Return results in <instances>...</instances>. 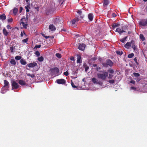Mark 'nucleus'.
Wrapping results in <instances>:
<instances>
[{
  "label": "nucleus",
  "mask_w": 147,
  "mask_h": 147,
  "mask_svg": "<svg viewBox=\"0 0 147 147\" xmlns=\"http://www.w3.org/2000/svg\"><path fill=\"white\" fill-rule=\"evenodd\" d=\"M113 76V75H112L111 74H109V77H108V78L109 79H111V78H112Z\"/></svg>",
  "instance_id": "49530a36"
},
{
  "label": "nucleus",
  "mask_w": 147,
  "mask_h": 147,
  "mask_svg": "<svg viewBox=\"0 0 147 147\" xmlns=\"http://www.w3.org/2000/svg\"><path fill=\"white\" fill-rule=\"evenodd\" d=\"M3 34L5 36H7L8 35V32L4 28L3 30Z\"/></svg>",
  "instance_id": "4be33fe9"
},
{
  "label": "nucleus",
  "mask_w": 147,
  "mask_h": 147,
  "mask_svg": "<svg viewBox=\"0 0 147 147\" xmlns=\"http://www.w3.org/2000/svg\"><path fill=\"white\" fill-rule=\"evenodd\" d=\"M74 19L75 20H76V22L78 21L79 20L80 18H78V17H76Z\"/></svg>",
  "instance_id": "09e8293b"
},
{
  "label": "nucleus",
  "mask_w": 147,
  "mask_h": 147,
  "mask_svg": "<svg viewBox=\"0 0 147 147\" xmlns=\"http://www.w3.org/2000/svg\"><path fill=\"white\" fill-rule=\"evenodd\" d=\"M116 53L117 54L119 55H121L123 53V52L122 51H116Z\"/></svg>",
  "instance_id": "bb28decb"
},
{
  "label": "nucleus",
  "mask_w": 147,
  "mask_h": 147,
  "mask_svg": "<svg viewBox=\"0 0 147 147\" xmlns=\"http://www.w3.org/2000/svg\"><path fill=\"white\" fill-rule=\"evenodd\" d=\"M28 38H26L23 39L22 40V42H23L26 43L28 41Z\"/></svg>",
  "instance_id": "4c0bfd02"
},
{
  "label": "nucleus",
  "mask_w": 147,
  "mask_h": 147,
  "mask_svg": "<svg viewBox=\"0 0 147 147\" xmlns=\"http://www.w3.org/2000/svg\"><path fill=\"white\" fill-rule=\"evenodd\" d=\"M4 87L7 86L9 84V82L6 80H4Z\"/></svg>",
  "instance_id": "412c9836"
},
{
  "label": "nucleus",
  "mask_w": 147,
  "mask_h": 147,
  "mask_svg": "<svg viewBox=\"0 0 147 147\" xmlns=\"http://www.w3.org/2000/svg\"><path fill=\"white\" fill-rule=\"evenodd\" d=\"M20 63L22 65H25L27 64L26 61L24 59H21L20 60Z\"/></svg>",
  "instance_id": "6ab92c4d"
},
{
  "label": "nucleus",
  "mask_w": 147,
  "mask_h": 147,
  "mask_svg": "<svg viewBox=\"0 0 147 147\" xmlns=\"http://www.w3.org/2000/svg\"><path fill=\"white\" fill-rule=\"evenodd\" d=\"M77 13L79 15V16H80V18L82 19H83L84 17V16L82 15V11L81 10H79L78 11H77Z\"/></svg>",
  "instance_id": "4468645a"
},
{
  "label": "nucleus",
  "mask_w": 147,
  "mask_h": 147,
  "mask_svg": "<svg viewBox=\"0 0 147 147\" xmlns=\"http://www.w3.org/2000/svg\"><path fill=\"white\" fill-rule=\"evenodd\" d=\"M91 81L93 83L96 84L100 85L102 83L101 81H98L95 78H92V79Z\"/></svg>",
  "instance_id": "39448f33"
},
{
  "label": "nucleus",
  "mask_w": 147,
  "mask_h": 147,
  "mask_svg": "<svg viewBox=\"0 0 147 147\" xmlns=\"http://www.w3.org/2000/svg\"><path fill=\"white\" fill-rule=\"evenodd\" d=\"M19 84L21 86L25 85H26V83L23 80H20L19 81Z\"/></svg>",
  "instance_id": "dca6fc26"
},
{
  "label": "nucleus",
  "mask_w": 147,
  "mask_h": 147,
  "mask_svg": "<svg viewBox=\"0 0 147 147\" xmlns=\"http://www.w3.org/2000/svg\"><path fill=\"white\" fill-rule=\"evenodd\" d=\"M25 8L26 9V12H28L29 11V9L30 8V5H27L25 7Z\"/></svg>",
  "instance_id": "7c9ffc66"
},
{
  "label": "nucleus",
  "mask_w": 147,
  "mask_h": 147,
  "mask_svg": "<svg viewBox=\"0 0 147 147\" xmlns=\"http://www.w3.org/2000/svg\"><path fill=\"white\" fill-rule=\"evenodd\" d=\"M86 46V45L84 44H80L79 46L78 49L80 50L83 51L84 50L85 47Z\"/></svg>",
  "instance_id": "1a4fd4ad"
},
{
  "label": "nucleus",
  "mask_w": 147,
  "mask_h": 147,
  "mask_svg": "<svg viewBox=\"0 0 147 147\" xmlns=\"http://www.w3.org/2000/svg\"><path fill=\"white\" fill-rule=\"evenodd\" d=\"M112 16L113 17H115L117 16V15L115 13H113L112 14Z\"/></svg>",
  "instance_id": "6e6d98bb"
},
{
  "label": "nucleus",
  "mask_w": 147,
  "mask_h": 147,
  "mask_svg": "<svg viewBox=\"0 0 147 147\" xmlns=\"http://www.w3.org/2000/svg\"><path fill=\"white\" fill-rule=\"evenodd\" d=\"M140 39L144 41L145 40V38L142 34H140Z\"/></svg>",
  "instance_id": "b1692460"
},
{
  "label": "nucleus",
  "mask_w": 147,
  "mask_h": 147,
  "mask_svg": "<svg viewBox=\"0 0 147 147\" xmlns=\"http://www.w3.org/2000/svg\"><path fill=\"white\" fill-rule=\"evenodd\" d=\"M133 74L136 77H138L140 76V74L138 73L134 72L133 73Z\"/></svg>",
  "instance_id": "cd10ccee"
},
{
  "label": "nucleus",
  "mask_w": 147,
  "mask_h": 147,
  "mask_svg": "<svg viewBox=\"0 0 147 147\" xmlns=\"http://www.w3.org/2000/svg\"><path fill=\"white\" fill-rule=\"evenodd\" d=\"M131 47L134 49V50H135L136 49V48L135 44H133L131 46Z\"/></svg>",
  "instance_id": "79ce46f5"
},
{
  "label": "nucleus",
  "mask_w": 147,
  "mask_h": 147,
  "mask_svg": "<svg viewBox=\"0 0 147 147\" xmlns=\"http://www.w3.org/2000/svg\"><path fill=\"white\" fill-rule=\"evenodd\" d=\"M109 4L108 0H104L103 2V6H106Z\"/></svg>",
  "instance_id": "5701e85b"
},
{
  "label": "nucleus",
  "mask_w": 147,
  "mask_h": 147,
  "mask_svg": "<svg viewBox=\"0 0 147 147\" xmlns=\"http://www.w3.org/2000/svg\"><path fill=\"white\" fill-rule=\"evenodd\" d=\"M108 71L111 74H113L114 72V70L113 69H109L108 70Z\"/></svg>",
  "instance_id": "f704fd0d"
},
{
  "label": "nucleus",
  "mask_w": 147,
  "mask_h": 147,
  "mask_svg": "<svg viewBox=\"0 0 147 147\" xmlns=\"http://www.w3.org/2000/svg\"><path fill=\"white\" fill-rule=\"evenodd\" d=\"M63 20L61 18H56L55 19L54 23L56 25L60 24L62 25V23L63 22Z\"/></svg>",
  "instance_id": "7ed1b4c3"
},
{
  "label": "nucleus",
  "mask_w": 147,
  "mask_h": 147,
  "mask_svg": "<svg viewBox=\"0 0 147 147\" xmlns=\"http://www.w3.org/2000/svg\"><path fill=\"white\" fill-rule=\"evenodd\" d=\"M49 29L52 31H55L56 30L55 27L53 24H51L49 25Z\"/></svg>",
  "instance_id": "f8f14e48"
},
{
  "label": "nucleus",
  "mask_w": 147,
  "mask_h": 147,
  "mask_svg": "<svg viewBox=\"0 0 147 147\" xmlns=\"http://www.w3.org/2000/svg\"><path fill=\"white\" fill-rule=\"evenodd\" d=\"M18 11V9L16 7H14L13 10V13L14 15H16Z\"/></svg>",
  "instance_id": "f3484780"
},
{
  "label": "nucleus",
  "mask_w": 147,
  "mask_h": 147,
  "mask_svg": "<svg viewBox=\"0 0 147 147\" xmlns=\"http://www.w3.org/2000/svg\"><path fill=\"white\" fill-rule=\"evenodd\" d=\"M120 26V24H119L118 23H114L112 25V29L113 30H114L115 28L119 26Z\"/></svg>",
  "instance_id": "2eb2a0df"
},
{
  "label": "nucleus",
  "mask_w": 147,
  "mask_h": 147,
  "mask_svg": "<svg viewBox=\"0 0 147 147\" xmlns=\"http://www.w3.org/2000/svg\"><path fill=\"white\" fill-rule=\"evenodd\" d=\"M103 67L107 68L108 66L112 67L113 65V62L110 59H107L105 62L102 63Z\"/></svg>",
  "instance_id": "f257e3e1"
},
{
  "label": "nucleus",
  "mask_w": 147,
  "mask_h": 147,
  "mask_svg": "<svg viewBox=\"0 0 147 147\" xmlns=\"http://www.w3.org/2000/svg\"><path fill=\"white\" fill-rule=\"evenodd\" d=\"M63 74L66 76H67L69 75V74L68 71H66Z\"/></svg>",
  "instance_id": "a19ab883"
},
{
  "label": "nucleus",
  "mask_w": 147,
  "mask_h": 147,
  "mask_svg": "<svg viewBox=\"0 0 147 147\" xmlns=\"http://www.w3.org/2000/svg\"><path fill=\"white\" fill-rule=\"evenodd\" d=\"M76 20H75L74 19H73L72 21H71V22H72V24H75V23H76Z\"/></svg>",
  "instance_id": "603ef678"
},
{
  "label": "nucleus",
  "mask_w": 147,
  "mask_h": 147,
  "mask_svg": "<svg viewBox=\"0 0 147 147\" xmlns=\"http://www.w3.org/2000/svg\"><path fill=\"white\" fill-rule=\"evenodd\" d=\"M13 19L12 18H10L7 20V22L9 23H11L13 21Z\"/></svg>",
  "instance_id": "c9c22d12"
},
{
  "label": "nucleus",
  "mask_w": 147,
  "mask_h": 147,
  "mask_svg": "<svg viewBox=\"0 0 147 147\" xmlns=\"http://www.w3.org/2000/svg\"><path fill=\"white\" fill-rule=\"evenodd\" d=\"M115 31L118 32L120 34L124 32H126V31H124V30H121V29L119 28H117Z\"/></svg>",
  "instance_id": "9b49d317"
},
{
  "label": "nucleus",
  "mask_w": 147,
  "mask_h": 147,
  "mask_svg": "<svg viewBox=\"0 0 147 147\" xmlns=\"http://www.w3.org/2000/svg\"><path fill=\"white\" fill-rule=\"evenodd\" d=\"M21 36L22 37H23V34L22 32H21Z\"/></svg>",
  "instance_id": "338daca9"
},
{
  "label": "nucleus",
  "mask_w": 147,
  "mask_h": 147,
  "mask_svg": "<svg viewBox=\"0 0 147 147\" xmlns=\"http://www.w3.org/2000/svg\"><path fill=\"white\" fill-rule=\"evenodd\" d=\"M23 9V8L22 7H20V13H21Z\"/></svg>",
  "instance_id": "052dcab7"
},
{
  "label": "nucleus",
  "mask_w": 147,
  "mask_h": 147,
  "mask_svg": "<svg viewBox=\"0 0 147 147\" xmlns=\"http://www.w3.org/2000/svg\"><path fill=\"white\" fill-rule=\"evenodd\" d=\"M97 75L99 78L101 79L103 81H105L108 76V73L107 72L104 71L103 74L99 73L97 74Z\"/></svg>",
  "instance_id": "f03ea898"
},
{
  "label": "nucleus",
  "mask_w": 147,
  "mask_h": 147,
  "mask_svg": "<svg viewBox=\"0 0 147 147\" xmlns=\"http://www.w3.org/2000/svg\"><path fill=\"white\" fill-rule=\"evenodd\" d=\"M144 10H145L146 11H147V6L145 7Z\"/></svg>",
  "instance_id": "774afa93"
},
{
  "label": "nucleus",
  "mask_w": 147,
  "mask_h": 147,
  "mask_svg": "<svg viewBox=\"0 0 147 147\" xmlns=\"http://www.w3.org/2000/svg\"><path fill=\"white\" fill-rule=\"evenodd\" d=\"M44 37L46 38V39H47L48 38H49L50 37V36H44Z\"/></svg>",
  "instance_id": "69168bd1"
},
{
  "label": "nucleus",
  "mask_w": 147,
  "mask_h": 147,
  "mask_svg": "<svg viewBox=\"0 0 147 147\" xmlns=\"http://www.w3.org/2000/svg\"><path fill=\"white\" fill-rule=\"evenodd\" d=\"M96 68L97 70L100 69H101L100 67H96Z\"/></svg>",
  "instance_id": "0e129e2a"
},
{
  "label": "nucleus",
  "mask_w": 147,
  "mask_h": 147,
  "mask_svg": "<svg viewBox=\"0 0 147 147\" xmlns=\"http://www.w3.org/2000/svg\"><path fill=\"white\" fill-rule=\"evenodd\" d=\"M35 54L37 57H39L40 55V53L38 51L35 52Z\"/></svg>",
  "instance_id": "e433bc0d"
},
{
  "label": "nucleus",
  "mask_w": 147,
  "mask_h": 147,
  "mask_svg": "<svg viewBox=\"0 0 147 147\" xmlns=\"http://www.w3.org/2000/svg\"><path fill=\"white\" fill-rule=\"evenodd\" d=\"M120 41L123 43H124L125 40L123 38L121 39L120 40Z\"/></svg>",
  "instance_id": "3c124183"
},
{
  "label": "nucleus",
  "mask_w": 147,
  "mask_h": 147,
  "mask_svg": "<svg viewBox=\"0 0 147 147\" xmlns=\"http://www.w3.org/2000/svg\"><path fill=\"white\" fill-rule=\"evenodd\" d=\"M97 58L96 57H94L93 58H92L91 59V60L93 61H96L97 59Z\"/></svg>",
  "instance_id": "5fc2aeb1"
},
{
  "label": "nucleus",
  "mask_w": 147,
  "mask_h": 147,
  "mask_svg": "<svg viewBox=\"0 0 147 147\" xmlns=\"http://www.w3.org/2000/svg\"><path fill=\"white\" fill-rule=\"evenodd\" d=\"M71 85L74 88H77V87L73 83L72 80H71Z\"/></svg>",
  "instance_id": "37998d69"
},
{
  "label": "nucleus",
  "mask_w": 147,
  "mask_h": 147,
  "mask_svg": "<svg viewBox=\"0 0 147 147\" xmlns=\"http://www.w3.org/2000/svg\"><path fill=\"white\" fill-rule=\"evenodd\" d=\"M134 61H135V62H136V63L137 64V65H138L139 64V63H138L137 62V58L136 57H135V58L134 59Z\"/></svg>",
  "instance_id": "c03bdc74"
},
{
  "label": "nucleus",
  "mask_w": 147,
  "mask_h": 147,
  "mask_svg": "<svg viewBox=\"0 0 147 147\" xmlns=\"http://www.w3.org/2000/svg\"><path fill=\"white\" fill-rule=\"evenodd\" d=\"M11 86L12 88L14 89H17L19 87V85L15 81H13L12 82V83L11 84Z\"/></svg>",
  "instance_id": "0eeeda50"
},
{
  "label": "nucleus",
  "mask_w": 147,
  "mask_h": 147,
  "mask_svg": "<svg viewBox=\"0 0 147 147\" xmlns=\"http://www.w3.org/2000/svg\"><path fill=\"white\" fill-rule=\"evenodd\" d=\"M70 59L71 61H74V57H70Z\"/></svg>",
  "instance_id": "4d7b16f0"
},
{
  "label": "nucleus",
  "mask_w": 147,
  "mask_h": 147,
  "mask_svg": "<svg viewBox=\"0 0 147 147\" xmlns=\"http://www.w3.org/2000/svg\"><path fill=\"white\" fill-rule=\"evenodd\" d=\"M26 75L28 76L31 77L32 78H33L35 77V76L33 74H31L29 73H26Z\"/></svg>",
  "instance_id": "2f4dec72"
},
{
  "label": "nucleus",
  "mask_w": 147,
  "mask_h": 147,
  "mask_svg": "<svg viewBox=\"0 0 147 147\" xmlns=\"http://www.w3.org/2000/svg\"><path fill=\"white\" fill-rule=\"evenodd\" d=\"M54 69L57 72H59V69L57 67H55Z\"/></svg>",
  "instance_id": "de8ad7c7"
},
{
  "label": "nucleus",
  "mask_w": 147,
  "mask_h": 147,
  "mask_svg": "<svg viewBox=\"0 0 147 147\" xmlns=\"http://www.w3.org/2000/svg\"><path fill=\"white\" fill-rule=\"evenodd\" d=\"M10 62L11 64H12L14 65H15L16 63L14 59H11Z\"/></svg>",
  "instance_id": "c756f323"
},
{
  "label": "nucleus",
  "mask_w": 147,
  "mask_h": 147,
  "mask_svg": "<svg viewBox=\"0 0 147 147\" xmlns=\"http://www.w3.org/2000/svg\"><path fill=\"white\" fill-rule=\"evenodd\" d=\"M82 61L81 58V56L80 55H78L77 56V63H82Z\"/></svg>",
  "instance_id": "9d476101"
},
{
  "label": "nucleus",
  "mask_w": 147,
  "mask_h": 147,
  "mask_svg": "<svg viewBox=\"0 0 147 147\" xmlns=\"http://www.w3.org/2000/svg\"><path fill=\"white\" fill-rule=\"evenodd\" d=\"M131 42V44H132V45L135 44L134 41L133 40H131V42Z\"/></svg>",
  "instance_id": "680f3d73"
},
{
  "label": "nucleus",
  "mask_w": 147,
  "mask_h": 147,
  "mask_svg": "<svg viewBox=\"0 0 147 147\" xmlns=\"http://www.w3.org/2000/svg\"><path fill=\"white\" fill-rule=\"evenodd\" d=\"M115 82V80H110L109 81V82L110 84H113Z\"/></svg>",
  "instance_id": "58836bf2"
},
{
  "label": "nucleus",
  "mask_w": 147,
  "mask_h": 147,
  "mask_svg": "<svg viewBox=\"0 0 147 147\" xmlns=\"http://www.w3.org/2000/svg\"><path fill=\"white\" fill-rule=\"evenodd\" d=\"M41 45H36L35 47H34V49H36L37 48H40L41 47Z\"/></svg>",
  "instance_id": "ea45409f"
},
{
  "label": "nucleus",
  "mask_w": 147,
  "mask_h": 147,
  "mask_svg": "<svg viewBox=\"0 0 147 147\" xmlns=\"http://www.w3.org/2000/svg\"><path fill=\"white\" fill-rule=\"evenodd\" d=\"M89 67L88 66H87V65H85V71H87V70L89 69Z\"/></svg>",
  "instance_id": "a18cd8bd"
},
{
  "label": "nucleus",
  "mask_w": 147,
  "mask_h": 147,
  "mask_svg": "<svg viewBox=\"0 0 147 147\" xmlns=\"http://www.w3.org/2000/svg\"><path fill=\"white\" fill-rule=\"evenodd\" d=\"M56 56L59 58H60L61 57V54L59 53H57L55 54Z\"/></svg>",
  "instance_id": "72a5a7b5"
},
{
  "label": "nucleus",
  "mask_w": 147,
  "mask_h": 147,
  "mask_svg": "<svg viewBox=\"0 0 147 147\" xmlns=\"http://www.w3.org/2000/svg\"><path fill=\"white\" fill-rule=\"evenodd\" d=\"M130 82L131 83H132L134 84H135V81L134 80H131Z\"/></svg>",
  "instance_id": "864d4df0"
},
{
  "label": "nucleus",
  "mask_w": 147,
  "mask_h": 147,
  "mask_svg": "<svg viewBox=\"0 0 147 147\" xmlns=\"http://www.w3.org/2000/svg\"><path fill=\"white\" fill-rule=\"evenodd\" d=\"M30 0H26V1L27 3V4L28 5H30V3H28V1H29Z\"/></svg>",
  "instance_id": "e2e57ef3"
},
{
  "label": "nucleus",
  "mask_w": 147,
  "mask_h": 147,
  "mask_svg": "<svg viewBox=\"0 0 147 147\" xmlns=\"http://www.w3.org/2000/svg\"><path fill=\"white\" fill-rule=\"evenodd\" d=\"M21 23L22 24V26H23V27L25 29H26L27 26L28 25L26 23L25 24L24 22H22Z\"/></svg>",
  "instance_id": "a878e982"
},
{
  "label": "nucleus",
  "mask_w": 147,
  "mask_h": 147,
  "mask_svg": "<svg viewBox=\"0 0 147 147\" xmlns=\"http://www.w3.org/2000/svg\"><path fill=\"white\" fill-rule=\"evenodd\" d=\"M88 18L90 21L92 20L93 19V15L92 13H89L88 16Z\"/></svg>",
  "instance_id": "a211bd4d"
},
{
  "label": "nucleus",
  "mask_w": 147,
  "mask_h": 147,
  "mask_svg": "<svg viewBox=\"0 0 147 147\" xmlns=\"http://www.w3.org/2000/svg\"><path fill=\"white\" fill-rule=\"evenodd\" d=\"M38 60L40 62L44 60V58L42 56H40L38 58Z\"/></svg>",
  "instance_id": "393cba45"
},
{
  "label": "nucleus",
  "mask_w": 147,
  "mask_h": 147,
  "mask_svg": "<svg viewBox=\"0 0 147 147\" xmlns=\"http://www.w3.org/2000/svg\"><path fill=\"white\" fill-rule=\"evenodd\" d=\"M134 55V54L133 53H131L129 54L128 55V57L129 58H131L133 57Z\"/></svg>",
  "instance_id": "c85d7f7f"
},
{
  "label": "nucleus",
  "mask_w": 147,
  "mask_h": 147,
  "mask_svg": "<svg viewBox=\"0 0 147 147\" xmlns=\"http://www.w3.org/2000/svg\"><path fill=\"white\" fill-rule=\"evenodd\" d=\"M22 57L20 56H17L15 57V59L17 60H19L21 59Z\"/></svg>",
  "instance_id": "473e14b6"
},
{
  "label": "nucleus",
  "mask_w": 147,
  "mask_h": 147,
  "mask_svg": "<svg viewBox=\"0 0 147 147\" xmlns=\"http://www.w3.org/2000/svg\"><path fill=\"white\" fill-rule=\"evenodd\" d=\"M6 27L8 29H11V27L9 25H7Z\"/></svg>",
  "instance_id": "13d9d810"
},
{
  "label": "nucleus",
  "mask_w": 147,
  "mask_h": 147,
  "mask_svg": "<svg viewBox=\"0 0 147 147\" xmlns=\"http://www.w3.org/2000/svg\"><path fill=\"white\" fill-rule=\"evenodd\" d=\"M37 65V64L36 62H35L33 63H30L29 64H27L26 66L32 68L36 66Z\"/></svg>",
  "instance_id": "6e6552de"
},
{
  "label": "nucleus",
  "mask_w": 147,
  "mask_h": 147,
  "mask_svg": "<svg viewBox=\"0 0 147 147\" xmlns=\"http://www.w3.org/2000/svg\"><path fill=\"white\" fill-rule=\"evenodd\" d=\"M6 16L5 14H3L2 15L0 16V19L2 21H4L6 19Z\"/></svg>",
  "instance_id": "ddd939ff"
},
{
  "label": "nucleus",
  "mask_w": 147,
  "mask_h": 147,
  "mask_svg": "<svg viewBox=\"0 0 147 147\" xmlns=\"http://www.w3.org/2000/svg\"><path fill=\"white\" fill-rule=\"evenodd\" d=\"M131 90H136V87H131Z\"/></svg>",
  "instance_id": "bf43d9fd"
},
{
  "label": "nucleus",
  "mask_w": 147,
  "mask_h": 147,
  "mask_svg": "<svg viewBox=\"0 0 147 147\" xmlns=\"http://www.w3.org/2000/svg\"><path fill=\"white\" fill-rule=\"evenodd\" d=\"M139 24L140 26H147V19H146L142 20L140 21Z\"/></svg>",
  "instance_id": "20e7f679"
},
{
  "label": "nucleus",
  "mask_w": 147,
  "mask_h": 147,
  "mask_svg": "<svg viewBox=\"0 0 147 147\" xmlns=\"http://www.w3.org/2000/svg\"><path fill=\"white\" fill-rule=\"evenodd\" d=\"M131 42H127L126 44L124 45V47L127 48H129V47L131 46Z\"/></svg>",
  "instance_id": "aec40b11"
},
{
  "label": "nucleus",
  "mask_w": 147,
  "mask_h": 147,
  "mask_svg": "<svg viewBox=\"0 0 147 147\" xmlns=\"http://www.w3.org/2000/svg\"><path fill=\"white\" fill-rule=\"evenodd\" d=\"M56 82L59 84H65L66 81L64 79H57Z\"/></svg>",
  "instance_id": "423d86ee"
},
{
  "label": "nucleus",
  "mask_w": 147,
  "mask_h": 147,
  "mask_svg": "<svg viewBox=\"0 0 147 147\" xmlns=\"http://www.w3.org/2000/svg\"><path fill=\"white\" fill-rule=\"evenodd\" d=\"M13 48L12 47H10V49L11 51V53L13 52Z\"/></svg>",
  "instance_id": "8fccbe9b"
}]
</instances>
